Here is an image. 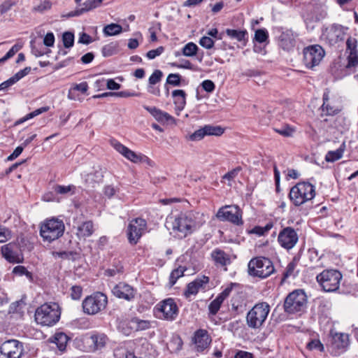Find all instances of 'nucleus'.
<instances>
[{
	"label": "nucleus",
	"instance_id": "f257e3e1",
	"mask_svg": "<svg viewBox=\"0 0 358 358\" xmlns=\"http://www.w3.org/2000/svg\"><path fill=\"white\" fill-rule=\"evenodd\" d=\"M166 227L172 230L176 236L182 238L191 234L197 227L193 213H180L167 217Z\"/></svg>",
	"mask_w": 358,
	"mask_h": 358
},
{
	"label": "nucleus",
	"instance_id": "f03ea898",
	"mask_svg": "<svg viewBox=\"0 0 358 358\" xmlns=\"http://www.w3.org/2000/svg\"><path fill=\"white\" fill-rule=\"evenodd\" d=\"M315 196V187L309 182H299L293 186L289 193V198L295 206L312 200Z\"/></svg>",
	"mask_w": 358,
	"mask_h": 358
},
{
	"label": "nucleus",
	"instance_id": "7ed1b4c3",
	"mask_svg": "<svg viewBox=\"0 0 358 358\" xmlns=\"http://www.w3.org/2000/svg\"><path fill=\"white\" fill-rule=\"evenodd\" d=\"M271 307L267 302L256 303L246 315V324L249 328L253 329H260L264 324Z\"/></svg>",
	"mask_w": 358,
	"mask_h": 358
},
{
	"label": "nucleus",
	"instance_id": "20e7f679",
	"mask_svg": "<svg viewBox=\"0 0 358 358\" xmlns=\"http://www.w3.org/2000/svg\"><path fill=\"white\" fill-rule=\"evenodd\" d=\"M307 307V296L303 289H295L285 299L283 308L287 314L301 313Z\"/></svg>",
	"mask_w": 358,
	"mask_h": 358
},
{
	"label": "nucleus",
	"instance_id": "39448f33",
	"mask_svg": "<svg viewBox=\"0 0 358 358\" xmlns=\"http://www.w3.org/2000/svg\"><path fill=\"white\" fill-rule=\"evenodd\" d=\"M35 320L43 326H52L60 317V311L57 303H45L38 308L35 312Z\"/></svg>",
	"mask_w": 358,
	"mask_h": 358
},
{
	"label": "nucleus",
	"instance_id": "423d86ee",
	"mask_svg": "<svg viewBox=\"0 0 358 358\" xmlns=\"http://www.w3.org/2000/svg\"><path fill=\"white\" fill-rule=\"evenodd\" d=\"M248 273L253 277L266 278L275 271L273 262L267 257H257L248 263Z\"/></svg>",
	"mask_w": 358,
	"mask_h": 358
},
{
	"label": "nucleus",
	"instance_id": "0eeeda50",
	"mask_svg": "<svg viewBox=\"0 0 358 358\" xmlns=\"http://www.w3.org/2000/svg\"><path fill=\"white\" fill-rule=\"evenodd\" d=\"M343 275L336 269H326L317 275L316 279L323 290L327 292H336L339 289Z\"/></svg>",
	"mask_w": 358,
	"mask_h": 358
},
{
	"label": "nucleus",
	"instance_id": "6e6552de",
	"mask_svg": "<svg viewBox=\"0 0 358 358\" xmlns=\"http://www.w3.org/2000/svg\"><path fill=\"white\" fill-rule=\"evenodd\" d=\"M64 224L62 220L52 218L46 220L41 227L40 234L44 240L49 242L61 237L64 232Z\"/></svg>",
	"mask_w": 358,
	"mask_h": 358
},
{
	"label": "nucleus",
	"instance_id": "1a4fd4ad",
	"mask_svg": "<svg viewBox=\"0 0 358 358\" xmlns=\"http://www.w3.org/2000/svg\"><path fill=\"white\" fill-rule=\"evenodd\" d=\"M107 302V296L105 294L96 292L83 300V311L88 315L96 314L106 308Z\"/></svg>",
	"mask_w": 358,
	"mask_h": 358
},
{
	"label": "nucleus",
	"instance_id": "9d476101",
	"mask_svg": "<svg viewBox=\"0 0 358 358\" xmlns=\"http://www.w3.org/2000/svg\"><path fill=\"white\" fill-rule=\"evenodd\" d=\"M276 41L278 46L285 52L293 51L296 43L298 34L292 29L278 27L275 29Z\"/></svg>",
	"mask_w": 358,
	"mask_h": 358
},
{
	"label": "nucleus",
	"instance_id": "9b49d317",
	"mask_svg": "<svg viewBox=\"0 0 358 358\" xmlns=\"http://www.w3.org/2000/svg\"><path fill=\"white\" fill-rule=\"evenodd\" d=\"M303 64L308 69L320 64L325 55V51L320 45H311L303 50Z\"/></svg>",
	"mask_w": 358,
	"mask_h": 358
},
{
	"label": "nucleus",
	"instance_id": "f8f14e48",
	"mask_svg": "<svg viewBox=\"0 0 358 358\" xmlns=\"http://www.w3.org/2000/svg\"><path fill=\"white\" fill-rule=\"evenodd\" d=\"M216 216L220 221H228L236 225H242V212L237 206H226L220 208Z\"/></svg>",
	"mask_w": 358,
	"mask_h": 358
},
{
	"label": "nucleus",
	"instance_id": "ddd939ff",
	"mask_svg": "<svg viewBox=\"0 0 358 358\" xmlns=\"http://www.w3.org/2000/svg\"><path fill=\"white\" fill-rule=\"evenodd\" d=\"M147 227V222L144 219H133L127 227V234L130 244L136 245L142 235L145 233Z\"/></svg>",
	"mask_w": 358,
	"mask_h": 358
},
{
	"label": "nucleus",
	"instance_id": "4468645a",
	"mask_svg": "<svg viewBox=\"0 0 358 358\" xmlns=\"http://www.w3.org/2000/svg\"><path fill=\"white\" fill-rule=\"evenodd\" d=\"M347 30V27L334 24L323 29L322 36L332 45L344 39Z\"/></svg>",
	"mask_w": 358,
	"mask_h": 358
},
{
	"label": "nucleus",
	"instance_id": "2eb2a0df",
	"mask_svg": "<svg viewBox=\"0 0 358 358\" xmlns=\"http://www.w3.org/2000/svg\"><path fill=\"white\" fill-rule=\"evenodd\" d=\"M23 344L17 340L10 339L0 346V352L7 358H20L23 354Z\"/></svg>",
	"mask_w": 358,
	"mask_h": 358
},
{
	"label": "nucleus",
	"instance_id": "dca6fc26",
	"mask_svg": "<svg viewBox=\"0 0 358 358\" xmlns=\"http://www.w3.org/2000/svg\"><path fill=\"white\" fill-rule=\"evenodd\" d=\"M298 240L299 236L296 231L290 227L283 228L278 236V243L286 250L293 248L297 243Z\"/></svg>",
	"mask_w": 358,
	"mask_h": 358
},
{
	"label": "nucleus",
	"instance_id": "f3484780",
	"mask_svg": "<svg viewBox=\"0 0 358 358\" xmlns=\"http://www.w3.org/2000/svg\"><path fill=\"white\" fill-rule=\"evenodd\" d=\"M157 310L163 314V318L167 320H173L178 314V306L171 298L165 299L156 306Z\"/></svg>",
	"mask_w": 358,
	"mask_h": 358
},
{
	"label": "nucleus",
	"instance_id": "a211bd4d",
	"mask_svg": "<svg viewBox=\"0 0 358 358\" xmlns=\"http://www.w3.org/2000/svg\"><path fill=\"white\" fill-rule=\"evenodd\" d=\"M349 345V337L347 334L336 333L332 336L331 348L334 356H338L345 352Z\"/></svg>",
	"mask_w": 358,
	"mask_h": 358
},
{
	"label": "nucleus",
	"instance_id": "6ab92c4d",
	"mask_svg": "<svg viewBox=\"0 0 358 358\" xmlns=\"http://www.w3.org/2000/svg\"><path fill=\"white\" fill-rule=\"evenodd\" d=\"M110 145L117 150L119 153L123 155L128 160L134 163L141 162L143 159L147 158L145 155H138L134 151L129 149L127 147L122 145L121 143L115 139L110 140Z\"/></svg>",
	"mask_w": 358,
	"mask_h": 358
},
{
	"label": "nucleus",
	"instance_id": "aec40b11",
	"mask_svg": "<svg viewBox=\"0 0 358 358\" xmlns=\"http://www.w3.org/2000/svg\"><path fill=\"white\" fill-rule=\"evenodd\" d=\"M112 292L116 297L126 301L134 299L136 295L135 289L131 285L125 282H120L115 285L112 289Z\"/></svg>",
	"mask_w": 358,
	"mask_h": 358
},
{
	"label": "nucleus",
	"instance_id": "412c9836",
	"mask_svg": "<svg viewBox=\"0 0 358 358\" xmlns=\"http://www.w3.org/2000/svg\"><path fill=\"white\" fill-rule=\"evenodd\" d=\"M323 104L321 106L322 111L326 115H334L338 114L341 108L337 103L334 99H330L329 96V91H326L323 94L322 96Z\"/></svg>",
	"mask_w": 358,
	"mask_h": 358
},
{
	"label": "nucleus",
	"instance_id": "4be33fe9",
	"mask_svg": "<svg viewBox=\"0 0 358 358\" xmlns=\"http://www.w3.org/2000/svg\"><path fill=\"white\" fill-rule=\"evenodd\" d=\"M209 282V278L203 275L196 278L194 281L187 285L185 291V296L187 298L191 295H196L199 289H204L206 285Z\"/></svg>",
	"mask_w": 358,
	"mask_h": 358
},
{
	"label": "nucleus",
	"instance_id": "5701e85b",
	"mask_svg": "<svg viewBox=\"0 0 358 358\" xmlns=\"http://www.w3.org/2000/svg\"><path fill=\"white\" fill-rule=\"evenodd\" d=\"M194 340L196 350L199 352L206 350L211 343V338L208 335V331L204 329L197 330L195 332Z\"/></svg>",
	"mask_w": 358,
	"mask_h": 358
},
{
	"label": "nucleus",
	"instance_id": "b1692460",
	"mask_svg": "<svg viewBox=\"0 0 358 358\" xmlns=\"http://www.w3.org/2000/svg\"><path fill=\"white\" fill-rule=\"evenodd\" d=\"M17 246L14 243H9L1 247L2 256L10 263H20L22 258L17 252Z\"/></svg>",
	"mask_w": 358,
	"mask_h": 358
},
{
	"label": "nucleus",
	"instance_id": "393cba45",
	"mask_svg": "<svg viewBox=\"0 0 358 358\" xmlns=\"http://www.w3.org/2000/svg\"><path fill=\"white\" fill-rule=\"evenodd\" d=\"M103 0H87L83 3L82 8H78L68 13L67 17H77L101 6Z\"/></svg>",
	"mask_w": 358,
	"mask_h": 358
},
{
	"label": "nucleus",
	"instance_id": "a878e982",
	"mask_svg": "<svg viewBox=\"0 0 358 358\" xmlns=\"http://www.w3.org/2000/svg\"><path fill=\"white\" fill-rule=\"evenodd\" d=\"M225 33L231 39L243 43V45H246L248 41V31L245 29H227Z\"/></svg>",
	"mask_w": 358,
	"mask_h": 358
},
{
	"label": "nucleus",
	"instance_id": "bb28decb",
	"mask_svg": "<svg viewBox=\"0 0 358 358\" xmlns=\"http://www.w3.org/2000/svg\"><path fill=\"white\" fill-rule=\"evenodd\" d=\"M94 231L92 221H86L78 227L76 235L79 239H85L91 236Z\"/></svg>",
	"mask_w": 358,
	"mask_h": 358
},
{
	"label": "nucleus",
	"instance_id": "cd10ccee",
	"mask_svg": "<svg viewBox=\"0 0 358 358\" xmlns=\"http://www.w3.org/2000/svg\"><path fill=\"white\" fill-rule=\"evenodd\" d=\"M143 108L157 121H169L173 119V117L169 113L164 112L155 106H144Z\"/></svg>",
	"mask_w": 358,
	"mask_h": 358
},
{
	"label": "nucleus",
	"instance_id": "c85d7f7f",
	"mask_svg": "<svg viewBox=\"0 0 358 358\" xmlns=\"http://www.w3.org/2000/svg\"><path fill=\"white\" fill-rule=\"evenodd\" d=\"M107 337L103 334H92L89 338V343L92 345V350H98L106 345Z\"/></svg>",
	"mask_w": 358,
	"mask_h": 358
},
{
	"label": "nucleus",
	"instance_id": "c756f323",
	"mask_svg": "<svg viewBox=\"0 0 358 358\" xmlns=\"http://www.w3.org/2000/svg\"><path fill=\"white\" fill-rule=\"evenodd\" d=\"M211 257L217 265L222 266L230 264V259L223 250L217 249L212 252Z\"/></svg>",
	"mask_w": 358,
	"mask_h": 358
},
{
	"label": "nucleus",
	"instance_id": "7c9ffc66",
	"mask_svg": "<svg viewBox=\"0 0 358 358\" xmlns=\"http://www.w3.org/2000/svg\"><path fill=\"white\" fill-rule=\"evenodd\" d=\"M172 96L174 99V104L176 108L182 110L186 104V93L182 90H175L172 92Z\"/></svg>",
	"mask_w": 358,
	"mask_h": 358
},
{
	"label": "nucleus",
	"instance_id": "2f4dec72",
	"mask_svg": "<svg viewBox=\"0 0 358 358\" xmlns=\"http://www.w3.org/2000/svg\"><path fill=\"white\" fill-rule=\"evenodd\" d=\"M87 90L88 85L87 82H83L79 84H76L69 90L68 98L71 100H77L78 96L76 92H80L81 93L85 94Z\"/></svg>",
	"mask_w": 358,
	"mask_h": 358
},
{
	"label": "nucleus",
	"instance_id": "473e14b6",
	"mask_svg": "<svg viewBox=\"0 0 358 358\" xmlns=\"http://www.w3.org/2000/svg\"><path fill=\"white\" fill-rule=\"evenodd\" d=\"M68 341L69 337L66 334L63 332H59L55 334L52 342L57 345L61 352H63L66 350Z\"/></svg>",
	"mask_w": 358,
	"mask_h": 358
},
{
	"label": "nucleus",
	"instance_id": "72a5a7b5",
	"mask_svg": "<svg viewBox=\"0 0 358 358\" xmlns=\"http://www.w3.org/2000/svg\"><path fill=\"white\" fill-rule=\"evenodd\" d=\"M119 52V44L117 42H111L103 46L101 49L102 55L108 57L117 54Z\"/></svg>",
	"mask_w": 358,
	"mask_h": 358
},
{
	"label": "nucleus",
	"instance_id": "f704fd0d",
	"mask_svg": "<svg viewBox=\"0 0 358 358\" xmlns=\"http://www.w3.org/2000/svg\"><path fill=\"white\" fill-rule=\"evenodd\" d=\"M345 143H343L337 150L329 151L325 156V160L328 162H334L340 159L343 157Z\"/></svg>",
	"mask_w": 358,
	"mask_h": 358
},
{
	"label": "nucleus",
	"instance_id": "c9c22d12",
	"mask_svg": "<svg viewBox=\"0 0 358 358\" xmlns=\"http://www.w3.org/2000/svg\"><path fill=\"white\" fill-rule=\"evenodd\" d=\"M31 53L36 57H41L44 55H48L51 51L46 49L41 43H36L35 40H31L30 42Z\"/></svg>",
	"mask_w": 358,
	"mask_h": 358
},
{
	"label": "nucleus",
	"instance_id": "e433bc0d",
	"mask_svg": "<svg viewBox=\"0 0 358 358\" xmlns=\"http://www.w3.org/2000/svg\"><path fill=\"white\" fill-rule=\"evenodd\" d=\"M122 31V26L116 23L107 24L103 29V34L106 36H116L121 34Z\"/></svg>",
	"mask_w": 358,
	"mask_h": 358
},
{
	"label": "nucleus",
	"instance_id": "4c0bfd02",
	"mask_svg": "<svg viewBox=\"0 0 358 358\" xmlns=\"http://www.w3.org/2000/svg\"><path fill=\"white\" fill-rule=\"evenodd\" d=\"M103 178V171L100 170H96L93 173H90L86 176L85 181L92 185L94 183H99L102 181Z\"/></svg>",
	"mask_w": 358,
	"mask_h": 358
},
{
	"label": "nucleus",
	"instance_id": "58836bf2",
	"mask_svg": "<svg viewBox=\"0 0 358 358\" xmlns=\"http://www.w3.org/2000/svg\"><path fill=\"white\" fill-rule=\"evenodd\" d=\"M203 130L206 136H221L224 129L220 126H213L210 124L205 125L203 127Z\"/></svg>",
	"mask_w": 358,
	"mask_h": 358
},
{
	"label": "nucleus",
	"instance_id": "ea45409f",
	"mask_svg": "<svg viewBox=\"0 0 358 358\" xmlns=\"http://www.w3.org/2000/svg\"><path fill=\"white\" fill-rule=\"evenodd\" d=\"M198 46L193 42H189L182 49V54L186 57H193L197 53Z\"/></svg>",
	"mask_w": 358,
	"mask_h": 358
},
{
	"label": "nucleus",
	"instance_id": "a19ab883",
	"mask_svg": "<svg viewBox=\"0 0 358 358\" xmlns=\"http://www.w3.org/2000/svg\"><path fill=\"white\" fill-rule=\"evenodd\" d=\"M223 302L224 300L221 299V296H217L208 306L209 313L212 315H215Z\"/></svg>",
	"mask_w": 358,
	"mask_h": 358
},
{
	"label": "nucleus",
	"instance_id": "79ce46f5",
	"mask_svg": "<svg viewBox=\"0 0 358 358\" xmlns=\"http://www.w3.org/2000/svg\"><path fill=\"white\" fill-rule=\"evenodd\" d=\"M185 268L182 266H179L178 268L172 271L169 277L170 286H173L176 284L177 280L184 275V272L185 271Z\"/></svg>",
	"mask_w": 358,
	"mask_h": 358
},
{
	"label": "nucleus",
	"instance_id": "37998d69",
	"mask_svg": "<svg viewBox=\"0 0 358 358\" xmlns=\"http://www.w3.org/2000/svg\"><path fill=\"white\" fill-rule=\"evenodd\" d=\"M268 32L266 29H259L255 32L254 41L262 43L268 41Z\"/></svg>",
	"mask_w": 358,
	"mask_h": 358
},
{
	"label": "nucleus",
	"instance_id": "c03bdc74",
	"mask_svg": "<svg viewBox=\"0 0 358 358\" xmlns=\"http://www.w3.org/2000/svg\"><path fill=\"white\" fill-rule=\"evenodd\" d=\"M49 110V107L48 106H45V107H41L40 108H38L35 110H34L33 112L31 113H28L27 115H26L24 117H23L22 118H21L20 120H19L17 121V123L20 124V123H22L28 120H30L43 113H45L46 111H48Z\"/></svg>",
	"mask_w": 358,
	"mask_h": 358
},
{
	"label": "nucleus",
	"instance_id": "a18cd8bd",
	"mask_svg": "<svg viewBox=\"0 0 358 358\" xmlns=\"http://www.w3.org/2000/svg\"><path fill=\"white\" fill-rule=\"evenodd\" d=\"M166 85L174 87L181 85V76L178 73H170L166 78Z\"/></svg>",
	"mask_w": 358,
	"mask_h": 358
},
{
	"label": "nucleus",
	"instance_id": "49530a36",
	"mask_svg": "<svg viewBox=\"0 0 358 358\" xmlns=\"http://www.w3.org/2000/svg\"><path fill=\"white\" fill-rule=\"evenodd\" d=\"M347 69H351L358 66V52H350L348 56Z\"/></svg>",
	"mask_w": 358,
	"mask_h": 358
},
{
	"label": "nucleus",
	"instance_id": "de8ad7c7",
	"mask_svg": "<svg viewBox=\"0 0 358 358\" xmlns=\"http://www.w3.org/2000/svg\"><path fill=\"white\" fill-rule=\"evenodd\" d=\"M62 40L64 46L66 48H69L73 45L74 35L73 33L66 31L63 34Z\"/></svg>",
	"mask_w": 358,
	"mask_h": 358
},
{
	"label": "nucleus",
	"instance_id": "09e8293b",
	"mask_svg": "<svg viewBox=\"0 0 358 358\" xmlns=\"http://www.w3.org/2000/svg\"><path fill=\"white\" fill-rule=\"evenodd\" d=\"M297 263L293 260L289 262L283 273L282 280H285L291 276H294V270L296 267Z\"/></svg>",
	"mask_w": 358,
	"mask_h": 358
},
{
	"label": "nucleus",
	"instance_id": "8fccbe9b",
	"mask_svg": "<svg viewBox=\"0 0 358 358\" xmlns=\"http://www.w3.org/2000/svg\"><path fill=\"white\" fill-rule=\"evenodd\" d=\"M20 45L17 44L14 45L3 57L0 58V65L7 61L8 59L13 57L15 54L20 50Z\"/></svg>",
	"mask_w": 358,
	"mask_h": 358
},
{
	"label": "nucleus",
	"instance_id": "3c124183",
	"mask_svg": "<svg viewBox=\"0 0 358 358\" xmlns=\"http://www.w3.org/2000/svg\"><path fill=\"white\" fill-rule=\"evenodd\" d=\"M163 76V73L161 70H155L152 74L150 76L148 82L150 85H154L159 83Z\"/></svg>",
	"mask_w": 358,
	"mask_h": 358
},
{
	"label": "nucleus",
	"instance_id": "603ef678",
	"mask_svg": "<svg viewBox=\"0 0 358 358\" xmlns=\"http://www.w3.org/2000/svg\"><path fill=\"white\" fill-rule=\"evenodd\" d=\"M132 322L136 324L137 330H145L150 327V322L148 320L134 318Z\"/></svg>",
	"mask_w": 358,
	"mask_h": 358
},
{
	"label": "nucleus",
	"instance_id": "864d4df0",
	"mask_svg": "<svg viewBox=\"0 0 358 358\" xmlns=\"http://www.w3.org/2000/svg\"><path fill=\"white\" fill-rule=\"evenodd\" d=\"M199 45L206 49H211L214 46V41L209 36H204L199 40Z\"/></svg>",
	"mask_w": 358,
	"mask_h": 358
},
{
	"label": "nucleus",
	"instance_id": "5fc2aeb1",
	"mask_svg": "<svg viewBox=\"0 0 358 358\" xmlns=\"http://www.w3.org/2000/svg\"><path fill=\"white\" fill-rule=\"evenodd\" d=\"M242 170V168L241 166H237L235 169H232L231 171H229L226 174H224L222 177L223 179H226L229 181L234 180L240 171Z\"/></svg>",
	"mask_w": 358,
	"mask_h": 358
},
{
	"label": "nucleus",
	"instance_id": "6e6d98bb",
	"mask_svg": "<svg viewBox=\"0 0 358 358\" xmlns=\"http://www.w3.org/2000/svg\"><path fill=\"white\" fill-rule=\"evenodd\" d=\"M306 347L310 350H317L320 352L324 351V345L320 340H312L307 344Z\"/></svg>",
	"mask_w": 358,
	"mask_h": 358
},
{
	"label": "nucleus",
	"instance_id": "4d7b16f0",
	"mask_svg": "<svg viewBox=\"0 0 358 358\" xmlns=\"http://www.w3.org/2000/svg\"><path fill=\"white\" fill-rule=\"evenodd\" d=\"M13 273L14 274H16V275H26L27 278H32V274L31 272H29V271H27V269L23 266H15L13 270Z\"/></svg>",
	"mask_w": 358,
	"mask_h": 358
},
{
	"label": "nucleus",
	"instance_id": "13d9d810",
	"mask_svg": "<svg viewBox=\"0 0 358 358\" xmlns=\"http://www.w3.org/2000/svg\"><path fill=\"white\" fill-rule=\"evenodd\" d=\"M206 136L203 128L196 130L189 136V139L192 141H201Z\"/></svg>",
	"mask_w": 358,
	"mask_h": 358
},
{
	"label": "nucleus",
	"instance_id": "bf43d9fd",
	"mask_svg": "<svg viewBox=\"0 0 358 358\" xmlns=\"http://www.w3.org/2000/svg\"><path fill=\"white\" fill-rule=\"evenodd\" d=\"M275 131L285 137L292 136L294 131L292 128L287 125L283 126L280 129H275Z\"/></svg>",
	"mask_w": 358,
	"mask_h": 358
},
{
	"label": "nucleus",
	"instance_id": "052dcab7",
	"mask_svg": "<svg viewBox=\"0 0 358 358\" xmlns=\"http://www.w3.org/2000/svg\"><path fill=\"white\" fill-rule=\"evenodd\" d=\"M83 289L80 286L75 285L71 288V296L74 300H78L82 296Z\"/></svg>",
	"mask_w": 358,
	"mask_h": 358
},
{
	"label": "nucleus",
	"instance_id": "680f3d73",
	"mask_svg": "<svg viewBox=\"0 0 358 358\" xmlns=\"http://www.w3.org/2000/svg\"><path fill=\"white\" fill-rule=\"evenodd\" d=\"M347 50L350 52H357V41L355 38L349 37L346 41Z\"/></svg>",
	"mask_w": 358,
	"mask_h": 358
},
{
	"label": "nucleus",
	"instance_id": "e2e57ef3",
	"mask_svg": "<svg viewBox=\"0 0 358 358\" xmlns=\"http://www.w3.org/2000/svg\"><path fill=\"white\" fill-rule=\"evenodd\" d=\"M11 238V232L6 227H0V243L7 241Z\"/></svg>",
	"mask_w": 358,
	"mask_h": 358
},
{
	"label": "nucleus",
	"instance_id": "0e129e2a",
	"mask_svg": "<svg viewBox=\"0 0 358 358\" xmlns=\"http://www.w3.org/2000/svg\"><path fill=\"white\" fill-rule=\"evenodd\" d=\"M164 50V47L163 46H159V47H158L157 48H156L155 50H151L148 51L147 52V54H146V57L149 59H153L156 57L159 56L161 54H162Z\"/></svg>",
	"mask_w": 358,
	"mask_h": 358
},
{
	"label": "nucleus",
	"instance_id": "69168bd1",
	"mask_svg": "<svg viewBox=\"0 0 358 358\" xmlns=\"http://www.w3.org/2000/svg\"><path fill=\"white\" fill-rule=\"evenodd\" d=\"M51 3L48 0L44 1L43 3H40L37 6L34 8V10L36 12L43 13L45 10H49L51 8Z\"/></svg>",
	"mask_w": 358,
	"mask_h": 358
},
{
	"label": "nucleus",
	"instance_id": "338daca9",
	"mask_svg": "<svg viewBox=\"0 0 358 358\" xmlns=\"http://www.w3.org/2000/svg\"><path fill=\"white\" fill-rule=\"evenodd\" d=\"M202 88L207 92L211 93L215 90V85L210 80H206L201 83Z\"/></svg>",
	"mask_w": 358,
	"mask_h": 358
},
{
	"label": "nucleus",
	"instance_id": "774afa93",
	"mask_svg": "<svg viewBox=\"0 0 358 358\" xmlns=\"http://www.w3.org/2000/svg\"><path fill=\"white\" fill-rule=\"evenodd\" d=\"M55 43V36L52 32L46 34L43 38V44L47 47H52Z\"/></svg>",
	"mask_w": 358,
	"mask_h": 358
}]
</instances>
